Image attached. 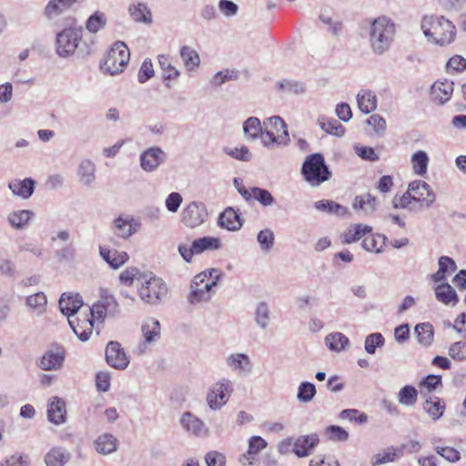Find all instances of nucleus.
Instances as JSON below:
<instances>
[{"label": "nucleus", "mask_w": 466, "mask_h": 466, "mask_svg": "<svg viewBox=\"0 0 466 466\" xmlns=\"http://www.w3.org/2000/svg\"><path fill=\"white\" fill-rule=\"evenodd\" d=\"M255 321L257 325L262 329H266L269 326L270 323V310L268 305L264 302H258L255 309Z\"/></svg>", "instance_id": "48"}, {"label": "nucleus", "mask_w": 466, "mask_h": 466, "mask_svg": "<svg viewBox=\"0 0 466 466\" xmlns=\"http://www.w3.org/2000/svg\"><path fill=\"white\" fill-rule=\"evenodd\" d=\"M377 204V198L367 193L357 196L354 198L352 207L356 211H362L365 215H370L376 210Z\"/></svg>", "instance_id": "32"}, {"label": "nucleus", "mask_w": 466, "mask_h": 466, "mask_svg": "<svg viewBox=\"0 0 466 466\" xmlns=\"http://www.w3.org/2000/svg\"><path fill=\"white\" fill-rule=\"evenodd\" d=\"M77 323L76 324L74 319H71L70 317L68 318V323L70 327L72 328L74 333L82 340L86 341L91 333L92 329L94 328L93 320L89 319H86L79 323V320H76Z\"/></svg>", "instance_id": "38"}, {"label": "nucleus", "mask_w": 466, "mask_h": 466, "mask_svg": "<svg viewBox=\"0 0 466 466\" xmlns=\"http://www.w3.org/2000/svg\"><path fill=\"white\" fill-rule=\"evenodd\" d=\"M66 402L58 397H52L47 406V419L56 425H60L66 421Z\"/></svg>", "instance_id": "22"}, {"label": "nucleus", "mask_w": 466, "mask_h": 466, "mask_svg": "<svg viewBox=\"0 0 466 466\" xmlns=\"http://www.w3.org/2000/svg\"><path fill=\"white\" fill-rule=\"evenodd\" d=\"M221 278L217 268H209L197 274L190 283L187 301L190 304L208 302L216 292V287Z\"/></svg>", "instance_id": "3"}, {"label": "nucleus", "mask_w": 466, "mask_h": 466, "mask_svg": "<svg viewBox=\"0 0 466 466\" xmlns=\"http://www.w3.org/2000/svg\"><path fill=\"white\" fill-rule=\"evenodd\" d=\"M82 38L80 28H66L56 35V53L61 57H67L74 54Z\"/></svg>", "instance_id": "9"}, {"label": "nucleus", "mask_w": 466, "mask_h": 466, "mask_svg": "<svg viewBox=\"0 0 466 466\" xmlns=\"http://www.w3.org/2000/svg\"><path fill=\"white\" fill-rule=\"evenodd\" d=\"M449 355L455 360H466V338L463 341H457L451 345Z\"/></svg>", "instance_id": "64"}, {"label": "nucleus", "mask_w": 466, "mask_h": 466, "mask_svg": "<svg viewBox=\"0 0 466 466\" xmlns=\"http://www.w3.org/2000/svg\"><path fill=\"white\" fill-rule=\"evenodd\" d=\"M180 56L185 67L189 71L196 69L199 66L200 58L198 54L189 46H185L181 47Z\"/></svg>", "instance_id": "49"}, {"label": "nucleus", "mask_w": 466, "mask_h": 466, "mask_svg": "<svg viewBox=\"0 0 466 466\" xmlns=\"http://www.w3.org/2000/svg\"><path fill=\"white\" fill-rule=\"evenodd\" d=\"M208 215V209L204 203L192 201L183 208L181 221L186 227L195 228L206 221Z\"/></svg>", "instance_id": "11"}, {"label": "nucleus", "mask_w": 466, "mask_h": 466, "mask_svg": "<svg viewBox=\"0 0 466 466\" xmlns=\"http://www.w3.org/2000/svg\"><path fill=\"white\" fill-rule=\"evenodd\" d=\"M106 360L116 370H125L129 364V358L117 341H110L106 348Z\"/></svg>", "instance_id": "15"}, {"label": "nucleus", "mask_w": 466, "mask_h": 466, "mask_svg": "<svg viewBox=\"0 0 466 466\" xmlns=\"http://www.w3.org/2000/svg\"><path fill=\"white\" fill-rule=\"evenodd\" d=\"M180 423L185 431L195 436H204L208 433V428L204 422L189 411L182 414Z\"/></svg>", "instance_id": "23"}, {"label": "nucleus", "mask_w": 466, "mask_h": 466, "mask_svg": "<svg viewBox=\"0 0 466 466\" xmlns=\"http://www.w3.org/2000/svg\"><path fill=\"white\" fill-rule=\"evenodd\" d=\"M384 337L381 333L375 332L368 335L365 339L364 348L369 354H374L377 348L384 345Z\"/></svg>", "instance_id": "58"}, {"label": "nucleus", "mask_w": 466, "mask_h": 466, "mask_svg": "<svg viewBox=\"0 0 466 466\" xmlns=\"http://www.w3.org/2000/svg\"><path fill=\"white\" fill-rule=\"evenodd\" d=\"M243 131L248 139L259 137L268 149L287 147L290 142L288 126L279 116L268 117L262 123L258 117L250 116L243 123Z\"/></svg>", "instance_id": "1"}, {"label": "nucleus", "mask_w": 466, "mask_h": 466, "mask_svg": "<svg viewBox=\"0 0 466 466\" xmlns=\"http://www.w3.org/2000/svg\"><path fill=\"white\" fill-rule=\"evenodd\" d=\"M415 333L419 342L425 347L431 345L433 341L434 329L431 324L420 323L415 327Z\"/></svg>", "instance_id": "47"}, {"label": "nucleus", "mask_w": 466, "mask_h": 466, "mask_svg": "<svg viewBox=\"0 0 466 466\" xmlns=\"http://www.w3.org/2000/svg\"><path fill=\"white\" fill-rule=\"evenodd\" d=\"M83 306V300L79 294L63 293L59 299L61 312L68 318L75 315Z\"/></svg>", "instance_id": "24"}, {"label": "nucleus", "mask_w": 466, "mask_h": 466, "mask_svg": "<svg viewBox=\"0 0 466 466\" xmlns=\"http://www.w3.org/2000/svg\"><path fill=\"white\" fill-rule=\"evenodd\" d=\"M129 15L137 23L150 25L153 22L150 9L144 3L130 5L128 7Z\"/></svg>", "instance_id": "31"}, {"label": "nucleus", "mask_w": 466, "mask_h": 466, "mask_svg": "<svg viewBox=\"0 0 466 466\" xmlns=\"http://www.w3.org/2000/svg\"><path fill=\"white\" fill-rule=\"evenodd\" d=\"M366 124L372 128L373 133L377 137H382L385 134L387 124L386 120L381 116L378 114L370 116L366 120Z\"/></svg>", "instance_id": "59"}, {"label": "nucleus", "mask_w": 466, "mask_h": 466, "mask_svg": "<svg viewBox=\"0 0 466 466\" xmlns=\"http://www.w3.org/2000/svg\"><path fill=\"white\" fill-rule=\"evenodd\" d=\"M396 457V451L393 448H389L382 453L374 455L371 459V464L373 466H379L387 462H391L395 461Z\"/></svg>", "instance_id": "63"}, {"label": "nucleus", "mask_w": 466, "mask_h": 466, "mask_svg": "<svg viewBox=\"0 0 466 466\" xmlns=\"http://www.w3.org/2000/svg\"><path fill=\"white\" fill-rule=\"evenodd\" d=\"M318 123L319 127L328 134L342 137L345 133V127L337 119L319 116Z\"/></svg>", "instance_id": "42"}, {"label": "nucleus", "mask_w": 466, "mask_h": 466, "mask_svg": "<svg viewBox=\"0 0 466 466\" xmlns=\"http://www.w3.org/2000/svg\"><path fill=\"white\" fill-rule=\"evenodd\" d=\"M219 227L229 231L238 230L242 227L240 216L233 208H227L219 216Z\"/></svg>", "instance_id": "27"}, {"label": "nucleus", "mask_w": 466, "mask_h": 466, "mask_svg": "<svg viewBox=\"0 0 466 466\" xmlns=\"http://www.w3.org/2000/svg\"><path fill=\"white\" fill-rule=\"evenodd\" d=\"M420 27L429 42L441 46L450 45L456 36L455 25L443 15H424Z\"/></svg>", "instance_id": "2"}, {"label": "nucleus", "mask_w": 466, "mask_h": 466, "mask_svg": "<svg viewBox=\"0 0 466 466\" xmlns=\"http://www.w3.org/2000/svg\"><path fill=\"white\" fill-rule=\"evenodd\" d=\"M453 91V81L449 79L438 80L431 86L430 97L434 104L443 106L450 101Z\"/></svg>", "instance_id": "14"}, {"label": "nucleus", "mask_w": 466, "mask_h": 466, "mask_svg": "<svg viewBox=\"0 0 466 466\" xmlns=\"http://www.w3.org/2000/svg\"><path fill=\"white\" fill-rule=\"evenodd\" d=\"M46 296L43 292H37L26 298V305L36 314L42 315L46 309Z\"/></svg>", "instance_id": "52"}, {"label": "nucleus", "mask_w": 466, "mask_h": 466, "mask_svg": "<svg viewBox=\"0 0 466 466\" xmlns=\"http://www.w3.org/2000/svg\"><path fill=\"white\" fill-rule=\"evenodd\" d=\"M357 102L360 110L365 114L374 111L377 107V97L370 90H361L357 95Z\"/></svg>", "instance_id": "37"}, {"label": "nucleus", "mask_w": 466, "mask_h": 466, "mask_svg": "<svg viewBox=\"0 0 466 466\" xmlns=\"http://www.w3.org/2000/svg\"><path fill=\"white\" fill-rule=\"evenodd\" d=\"M316 395L315 385L309 381L301 382L298 388L297 399L300 402L308 403Z\"/></svg>", "instance_id": "57"}, {"label": "nucleus", "mask_w": 466, "mask_h": 466, "mask_svg": "<svg viewBox=\"0 0 466 466\" xmlns=\"http://www.w3.org/2000/svg\"><path fill=\"white\" fill-rule=\"evenodd\" d=\"M34 216L35 213L29 209L14 210L7 215V222L13 228L23 230L28 226Z\"/></svg>", "instance_id": "28"}, {"label": "nucleus", "mask_w": 466, "mask_h": 466, "mask_svg": "<svg viewBox=\"0 0 466 466\" xmlns=\"http://www.w3.org/2000/svg\"><path fill=\"white\" fill-rule=\"evenodd\" d=\"M418 390L410 385L402 387L398 393V401L400 404L412 407L417 402Z\"/></svg>", "instance_id": "50"}, {"label": "nucleus", "mask_w": 466, "mask_h": 466, "mask_svg": "<svg viewBox=\"0 0 466 466\" xmlns=\"http://www.w3.org/2000/svg\"><path fill=\"white\" fill-rule=\"evenodd\" d=\"M91 320L102 322L107 315L115 316L118 313V305L111 295L103 296L99 301L90 309Z\"/></svg>", "instance_id": "12"}, {"label": "nucleus", "mask_w": 466, "mask_h": 466, "mask_svg": "<svg viewBox=\"0 0 466 466\" xmlns=\"http://www.w3.org/2000/svg\"><path fill=\"white\" fill-rule=\"evenodd\" d=\"M106 25V17L101 11H96L86 21V27L90 33H97Z\"/></svg>", "instance_id": "54"}, {"label": "nucleus", "mask_w": 466, "mask_h": 466, "mask_svg": "<svg viewBox=\"0 0 466 466\" xmlns=\"http://www.w3.org/2000/svg\"><path fill=\"white\" fill-rule=\"evenodd\" d=\"M425 187H419V189L411 191V194L416 202H420L421 206L429 208L435 201V194L428 183Z\"/></svg>", "instance_id": "51"}, {"label": "nucleus", "mask_w": 466, "mask_h": 466, "mask_svg": "<svg viewBox=\"0 0 466 466\" xmlns=\"http://www.w3.org/2000/svg\"><path fill=\"white\" fill-rule=\"evenodd\" d=\"M167 154L158 147H151L142 152L139 157L141 168L146 172H153L165 163Z\"/></svg>", "instance_id": "13"}, {"label": "nucleus", "mask_w": 466, "mask_h": 466, "mask_svg": "<svg viewBox=\"0 0 466 466\" xmlns=\"http://www.w3.org/2000/svg\"><path fill=\"white\" fill-rule=\"evenodd\" d=\"M314 208L323 213L346 216L349 212L346 207L329 199H322L314 203Z\"/></svg>", "instance_id": "34"}, {"label": "nucleus", "mask_w": 466, "mask_h": 466, "mask_svg": "<svg viewBox=\"0 0 466 466\" xmlns=\"http://www.w3.org/2000/svg\"><path fill=\"white\" fill-rule=\"evenodd\" d=\"M267 441L260 436H253L249 439L248 449L247 453L242 455L240 462L246 464L245 461H248V464L252 465L253 461L250 460L251 456L258 454L260 451L267 447Z\"/></svg>", "instance_id": "39"}, {"label": "nucleus", "mask_w": 466, "mask_h": 466, "mask_svg": "<svg viewBox=\"0 0 466 466\" xmlns=\"http://www.w3.org/2000/svg\"><path fill=\"white\" fill-rule=\"evenodd\" d=\"M372 228L368 225L356 224L349 228L342 235L343 242L350 244L360 240L367 233H370Z\"/></svg>", "instance_id": "40"}, {"label": "nucleus", "mask_w": 466, "mask_h": 466, "mask_svg": "<svg viewBox=\"0 0 466 466\" xmlns=\"http://www.w3.org/2000/svg\"><path fill=\"white\" fill-rule=\"evenodd\" d=\"M429 161V156L425 151L419 150L415 152L410 158L414 173L420 177L424 176L427 173Z\"/></svg>", "instance_id": "43"}, {"label": "nucleus", "mask_w": 466, "mask_h": 466, "mask_svg": "<svg viewBox=\"0 0 466 466\" xmlns=\"http://www.w3.org/2000/svg\"><path fill=\"white\" fill-rule=\"evenodd\" d=\"M427 186V183L422 180H414L410 182L408 186L407 191L400 197L395 196L392 198V207L395 209L403 208L408 209L410 211L414 210V207L412 205L413 202H416L413 198L411 191H416L419 189V187H424Z\"/></svg>", "instance_id": "18"}, {"label": "nucleus", "mask_w": 466, "mask_h": 466, "mask_svg": "<svg viewBox=\"0 0 466 466\" xmlns=\"http://www.w3.org/2000/svg\"><path fill=\"white\" fill-rule=\"evenodd\" d=\"M158 64L162 70L164 79L175 80L180 76L179 70L172 65L171 58L168 56H158Z\"/></svg>", "instance_id": "46"}, {"label": "nucleus", "mask_w": 466, "mask_h": 466, "mask_svg": "<svg viewBox=\"0 0 466 466\" xmlns=\"http://www.w3.org/2000/svg\"><path fill=\"white\" fill-rule=\"evenodd\" d=\"M257 239L259 243L261 250L264 252H268L274 245V233L271 229L265 228L258 232Z\"/></svg>", "instance_id": "60"}, {"label": "nucleus", "mask_w": 466, "mask_h": 466, "mask_svg": "<svg viewBox=\"0 0 466 466\" xmlns=\"http://www.w3.org/2000/svg\"><path fill=\"white\" fill-rule=\"evenodd\" d=\"M140 227V222L129 215H121L113 221L115 234L124 239L137 232Z\"/></svg>", "instance_id": "16"}, {"label": "nucleus", "mask_w": 466, "mask_h": 466, "mask_svg": "<svg viewBox=\"0 0 466 466\" xmlns=\"http://www.w3.org/2000/svg\"><path fill=\"white\" fill-rule=\"evenodd\" d=\"M301 175L309 185L315 187L329 180L332 172L326 164L323 155L313 153L306 157L301 167Z\"/></svg>", "instance_id": "5"}, {"label": "nucleus", "mask_w": 466, "mask_h": 466, "mask_svg": "<svg viewBox=\"0 0 466 466\" xmlns=\"http://www.w3.org/2000/svg\"><path fill=\"white\" fill-rule=\"evenodd\" d=\"M319 442V439L317 433L299 436L293 442L292 451L299 458L308 457L312 453Z\"/></svg>", "instance_id": "19"}, {"label": "nucleus", "mask_w": 466, "mask_h": 466, "mask_svg": "<svg viewBox=\"0 0 466 466\" xmlns=\"http://www.w3.org/2000/svg\"><path fill=\"white\" fill-rule=\"evenodd\" d=\"M387 238L383 235H369L362 241V248L369 252L380 253Z\"/></svg>", "instance_id": "45"}, {"label": "nucleus", "mask_w": 466, "mask_h": 466, "mask_svg": "<svg viewBox=\"0 0 466 466\" xmlns=\"http://www.w3.org/2000/svg\"><path fill=\"white\" fill-rule=\"evenodd\" d=\"M8 187L15 196L27 199L35 191V182L30 177L25 179H13L9 182Z\"/></svg>", "instance_id": "25"}, {"label": "nucleus", "mask_w": 466, "mask_h": 466, "mask_svg": "<svg viewBox=\"0 0 466 466\" xmlns=\"http://www.w3.org/2000/svg\"><path fill=\"white\" fill-rule=\"evenodd\" d=\"M137 280L140 282L139 297L146 303L159 304L167 294L168 289L165 281L153 273L140 276Z\"/></svg>", "instance_id": "6"}, {"label": "nucleus", "mask_w": 466, "mask_h": 466, "mask_svg": "<svg viewBox=\"0 0 466 466\" xmlns=\"http://www.w3.org/2000/svg\"><path fill=\"white\" fill-rule=\"evenodd\" d=\"M263 207H269L275 203V198L271 193L264 188L254 187H253V198Z\"/></svg>", "instance_id": "62"}, {"label": "nucleus", "mask_w": 466, "mask_h": 466, "mask_svg": "<svg viewBox=\"0 0 466 466\" xmlns=\"http://www.w3.org/2000/svg\"><path fill=\"white\" fill-rule=\"evenodd\" d=\"M440 385H441V376L430 374L420 381L419 387L420 393L426 395L435 390Z\"/></svg>", "instance_id": "56"}, {"label": "nucleus", "mask_w": 466, "mask_h": 466, "mask_svg": "<svg viewBox=\"0 0 466 466\" xmlns=\"http://www.w3.org/2000/svg\"><path fill=\"white\" fill-rule=\"evenodd\" d=\"M349 339L341 332H333L326 336V346L332 351L339 352L349 345Z\"/></svg>", "instance_id": "44"}, {"label": "nucleus", "mask_w": 466, "mask_h": 466, "mask_svg": "<svg viewBox=\"0 0 466 466\" xmlns=\"http://www.w3.org/2000/svg\"><path fill=\"white\" fill-rule=\"evenodd\" d=\"M395 32V24L388 16L381 15L370 21V43L373 52L382 55L387 51L394 39Z\"/></svg>", "instance_id": "4"}, {"label": "nucleus", "mask_w": 466, "mask_h": 466, "mask_svg": "<svg viewBox=\"0 0 466 466\" xmlns=\"http://www.w3.org/2000/svg\"><path fill=\"white\" fill-rule=\"evenodd\" d=\"M434 451L450 462H456L461 459L460 452L451 447H442L436 445V440L432 439Z\"/></svg>", "instance_id": "61"}, {"label": "nucleus", "mask_w": 466, "mask_h": 466, "mask_svg": "<svg viewBox=\"0 0 466 466\" xmlns=\"http://www.w3.org/2000/svg\"><path fill=\"white\" fill-rule=\"evenodd\" d=\"M279 90L285 91L292 95H303L307 92L305 83L297 80L285 79L278 84Z\"/></svg>", "instance_id": "53"}, {"label": "nucleus", "mask_w": 466, "mask_h": 466, "mask_svg": "<svg viewBox=\"0 0 466 466\" xmlns=\"http://www.w3.org/2000/svg\"><path fill=\"white\" fill-rule=\"evenodd\" d=\"M233 392V382L226 378L214 383L208 391L207 403L210 410H218L228 401Z\"/></svg>", "instance_id": "8"}, {"label": "nucleus", "mask_w": 466, "mask_h": 466, "mask_svg": "<svg viewBox=\"0 0 466 466\" xmlns=\"http://www.w3.org/2000/svg\"><path fill=\"white\" fill-rule=\"evenodd\" d=\"M439 270L432 275L434 282H441L446 278V274L454 272L457 269L455 261L447 256L439 258Z\"/></svg>", "instance_id": "41"}, {"label": "nucleus", "mask_w": 466, "mask_h": 466, "mask_svg": "<svg viewBox=\"0 0 466 466\" xmlns=\"http://www.w3.org/2000/svg\"><path fill=\"white\" fill-rule=\"evenodd\" d=\"M70 459V453L63 448H52L45 456L46 466H64Z\"/></svg>", "instance_id": "33"}, {"label": "nucleus", "mask_w": 466, "mask_h": 466, "mask_svg": "<svg viewBox=\"0 0 466 466\" xmlns=\"http://www.w3.org/2000/svg\"><path fill=\"white\" fill-rule=\"evenodd\" d=\"M77 0H50L46 7V13L48 16L57 15Z\"/></svg>", "instance_id": "55"}, {"label": "nucleus", "mask_w": 466, "mask_h": 466, "mask_svg": "<svg viewBox=\"0 0 466 466\" xmlns=\"http://www.w3.org/2000/svg\"><path fill=\"white\" fill-rule=\"evenodd\" d=\"M220 240L218 238L203 237L195 239L191 246L187 244H180L178 246V252L181 257L187 261L190 262L194 255L200 254L206 250H216L220 248Z\"/></svg>", "instance_id": "10"}, {"label": "nucleus", "mask_w": 466, "mask_h": 466, "mask_svg": "<svg viewBox=\"0 0 466 466\" xmlns=\"http://www.w3.org/2000/svg\"><path fill=\"white\" fill-rule=\"evenodd\" d=\"M100 256L106 261L112 268H118L128 260V255L125 251L108 249L104 247L99 248Z\"/></svg>", "instance_id": "29"}, {"label": "nucleus", "mask_w": 466, "mask_h": 466, "mask_svg": "<svg viewBox=\"0 0 466 466\" xmlns=\"http://www.w3.org/2000/svg\"><path fill=\"white\" fill-rule=\"evenodd\" d=\"M96 167L90 159H82L77 167L79 182L85 187H90L96 181Z\"/></svg>", "instance_id": "26"}, {"label": "nucleus", "mask_w": 466, "mask_h": 466, "mask_svg": "<svg viewBox=\"0 0 466 466\" xmlns=\"http://www.w3.org/2000/svg\"><path fill=\"white\" fill-rule=\"evenodd\" d=\"M226 365L235 373L245 375L252 370L250 358L245 353H231L226 360Z\"/></svg>", "instance_id": "21"}, {"label": "nucleus", "mask_w": 466, "mask_h": 466, "mask_svg": "<svg viewBox=\"0 0 466 466\" xmlns=\"http://www.w3.org/2000/svg\"><path fill=\"white\" fill-rule=\"evenodd\" d=\"M160 329L159 321L153 318H148L143 322L141 331L144 341L137 348L138 354L145 353L147 344L156 343L160 339Z\"/></svg>", "instance_id": "17"}, {"label": "nucleus", "mask_w": 466, "mask_h": 466, "mask_svg": "<svg viewBox=\"0 0 466 466\" xmlns=\"http://www.w3.org/2000/svg\"><path fill=\"white\" fill-rule=\"evenodd\" d=\"M65 352L62 348L56 347L45 352L39 361V368L43 370H57L62 367Z\"/></svg>", "instance_id": "20"}, {"label": "nucleus", "mask_w": 466, "mask_h": 466, "mask_svg": "<svg viewBox=\"0 0 466 466\" xmlns=\"http://www.w3.org/2000/svg\"><path fill=\"white\" fill-rule=\"evenodd\" d=\"M130 53L127 46L122 41H117L108 51L102 67L112 76L119 74L123 72L127 65Z\"/></svg>", "instance_id": "7"}, {"label": "nucleus", "mask_w": 466, "mask_h": 466, "mask_svg": "<svg viewBox=\"0 0 466 466\" xmlns=\"http://www.w3.org/2000/svg\"><path fill=\"white\" fill-rule=\"evenodd\" d=\"M96 451L103 455H108L115 452L118 448L117 439L110 434L104 433L97 437L94 442Z\"/></svg>", "instance_id": "30"}, {"label": "nucleus", "mask_w": 466, "mask_h": 466, "mask_svg": "<svg viewBox=\"0 0 466 466\" xmlns=\"http://www.w3.org/2000/svg\"><path fill=\"white\" fill-rule=\"evenodd\" d=\"M423 410L433 420H437L443 415L445 403L438 397H430L425 400Z\"/></svg>", "instance_id": "35"}, {"label": "nucleus", "mask_w": 466, "mask_h": 466, "mask_svg": "<svg viewBox=\"0 0 466 466\" xmlns=\"http://www.w3.org/2000/svg\"><path fill=\"white\" fill-rule=\"evenodd\" d=\"M436 299L446 305H455L458 301V296L454 289L448 283H442L435 288Z\"/></svg>", "instance_id": "36"}]
</instances>
